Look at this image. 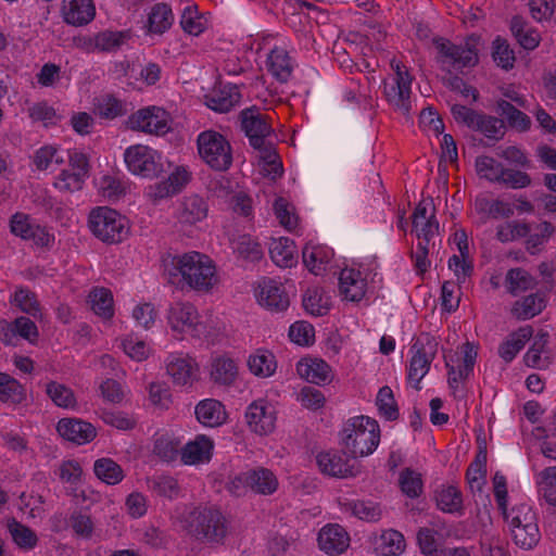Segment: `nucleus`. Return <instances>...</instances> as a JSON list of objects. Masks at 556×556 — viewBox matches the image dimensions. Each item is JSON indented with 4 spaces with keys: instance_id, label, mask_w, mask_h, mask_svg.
<instances>
[{
    "instance_id": "obj_10",
    "label": "nucleus",
    "mask_w": 556,
    "mask_h": 556,
    "mask_svg": "<svg viewBox=\"0 0 556 556\" xmlns=\"http://www.w3.org/2000/svg\"><path fill=\"white\" fill-rule=\"evenodd\" d=\"M168 324L174 331L188 332L200 337L204 332V325L199 321L197 308L189 302H176L169 306Z\"/></svg>"
},
{
    "instance_id": "obj_40",
    "label": "nucleus",
    "mask_w": 556,
    "mask_h": 556,
    "mask_svg": "<svg viewBox=\"0 0 556 556\" xmlns=\"http://www.w3.org/2000/svg\"><path fill=\"white\" fill-rule=\"evenodd\" d=\"M303 307L314 316H324L329 311V299L320 288H308L303 295Z\"/></svg>"
},
{
    "instance_id": "obj_13",
    "label": "nucleus",
    "mask_w": 556,
    "mask_h": 556,
    "mask_svg": "<svg viewBox=\"0 0 556 556\" xmlns=\"http://www.w3.org/2000/svg\"><path fill=\"white\" fill-rule=\"evenodd\" d=\"M258 288L257 300L262 306L274 312H282L288 308L290 300L282 283L270 278H264Z\"/></svg>"
},
{
    "instance_id": "obj_46",
    "label": "nucleus",
    "mask_w": 556,
    "mask_h": 556,
    "mask_svg": "<svg viewBox=\"0 0 556 556\" xmlns=\"http://www.w3.org/2000/svg\"><path fill=\"white\" fill-rule=\"evenodd\" d=\"M437 505L444 513H456L462 509L463 498L460 491L455 486H447L438 492Z\"/></svg>"
},
{
    "instance_id": "obj_25",
    "label": "nucleus",
    "mask_w": 556,
    "mask_h": 556,
    "mask_svg": "<svg viewBox=\"0 0 556 556\" xmlns=\"http://www.w3.org/2000/svg\"><path fill=\"white\" fill-rule=\"evenodd\" d=\"M269 255L279 267H291L296 263V249L294 242L286 237L273 239L269 244Z\"/></svg>"
},
{
    "instance_id": "obj_12",
    "label": "nucleus",
    "mask_w": 556,
    "mask_h": 556,
    "mask_svg": "<svg viewBox=\"0 0 556 556\" xmlns=\"http://www.w3.org/2000/svg\"><path fill=\"white\" fill-rule=\"evenodd\" d=\"M346 452L328 451L319 453L316 457L320 471L325 475L348 478L354 477L358 472L357 463L346 456Z\"/></svg>"
},
{
    "instance_id": "obj_28",
    "label": "nucleus",
    "mask_w": 556,
    "mask_h": 556,
    "mask_svg": "<svg viewBox=\"0 0 556 556\" xmlns=\"http://www.w3.org/2000/svg\"><path fill=\"white\" fill-rule=\"evenodd\" d=\"M194 413L198 421L205 427L219 426L225 419L224 406L220 402L213 399L201 401L195 406Z\"/></svg>"
},
{
    "instance_id": "obj_3",
    "label": "nucleus",
    "mask_w": 556,
    "mask_h": 556,
    "mask_svg": "<svg viewBox=\"0 0 556 556\" xmlns=\"http://www.w3.org/2000/svg\"><path fill=\"white\" fill-rule=\"evenodd\" d=\"M479 37L471 35L462 45H455L451 40L435 37L433 46L437 49L435 61L441 68L451 73V70L473 67L479 62L477 45Z\"/></svg>"
},
{
    "instance_id": "obj_63",
    "label": "nucleus",
    "mask_w": 556,
    "mask_h": 556,
    "mask_svg": "<svg viewBox=\"0 0 556 556\" xmlns=\"http://www.w3.org/2000/svg\"><path fill=\"white\" fill-rule=\"evenodd\" d=\"M531 182L532 179L526 172L505 167L498 181V184H504L513 189L527 188Z\"/></svg>"
},
{
    "instance_id": "obj_14",
    "label": "nucleus",
    "mask_w": 556,
    "mask_h": 556,
    "mask_svg": "<svg viewBox=\"0 0 556 556\" xmlns=\"http://www.w3.org/2000/svg\"><path fill=\"white\" fill-rule=\"evenodd\" d=\"M163 115L164 111L161 109H142L129 116L128 126L149 134H165L168 126Z\"/></svg>"
},
{
    "instance_id": "obj_48",
    "label": "nucleus",
    "mask_w": 556,
    "mask_h": 556,
    "mask_svg": "<svg viewBox=\"0 0 556 556\" xmlns=\"http://www.w3.org/2000/svg\"><path fill=\"white\" fill-rule=\"evenodd\" d=\"M185 254L182 255H168L163 260V275L167 281L173 285H180L185 278Z\"/></svg>"
},
{
    "instance_id": "obj_60",
    "label": "nucleus",
    "mask_w": 556,
    "mask_h": 556,
    "mask_svg": "<svg viewBox=\"0 0 556 556\" xmlns=\"http://www.w3.org/2000/svg\"><path fill=\"white\" fill-rule=\"evenodd\" d=\"M13 541L22 548H33L37 544L36 533L28 527L13 521L9 526Z\"/></svg>"
},
{
    "instance_id": "obj_42",
    "label": "nucleus",
    "mask_w": 556,
    "mask_h": 556,
    "mask_svg": "<svg viewBox=\"0 0 556 556\" xmlns=\"http://www.w3.org/2000/svg\"><path fill=\"white\" fill-rule=\"evenodd\" d=\"M383 556H395L405 549L404 535L393 529L384 531L380 535L377 547Z\"/></svg>"
},
{
    "instance_id": "obj_11",
    "label": "nucleus",
    "mask_w": 556,
    "mask_h": 556,
    "mask_svg": "<svg viewBox=\"0 0 556 556\" xmlns=\"http://www.w3.org/2000/svg\"><path fill=\"white\" fill-rule=\"evenodd\" d=\"M413 77L405 66L396 64L395 76L391 85H384V94L390 103L404 114L410 111V85Z\"/></svg>"
},
{
    "instance_id": "obj_1",
    "label": "nucleus",
    "mask_w": 556,
    "mask_h": 556,
    "mask_svg": "<svg viewBox=\"0 0 556 556\" xmlns=\"http://www.w3.org/2000/svg\"><path fill=\"white\" fill-rule=\"evenodd\" d=\"M178 521L188 534L208 543H223L228 533L225 516L213 507H185Z\"/></svg>"
},
{
    "instance_id": "obj_16",
    "label": "nucleus",
    "mask_w": 556,
    "mask_h": 556,
    "mask_svg": "<svg viewBox=\"0 0 556 556\" xmlns=\"http://www.w3.org/2000/svg\"><path fill=\"white\" fill-rule=\"evenodd\" d=\"M247 422L252 431L267 434L275 428V410L263 401L253 402L245 412Z\"/></svg>"
},
{
    "instance_id": "obj_4",
    "label": "nucleus",
    "mask_w": 556,
    "mask_h": 556,
    "mask_svg": "<svg viewBox=\"0 0 556 556\" xmlns=\"http://www.w3.org/2000/svg\"><path fill=\"white\" fill-rule=\"evenodd\" d=\"M88 225L99 240L109 244L122 242L129 232L126 218L106 206L93 208L89 214Z\"/></svg>"
},
{
    "instance_id": "obj_32",
    "label": "nucleus",
    "mask_w": 556,
    "mask_h": 556,
    "mask_svg": "<svg viewBox=\"0 0 556 556\" xmlns=\"http://www.w3.org/2000/svg\"><path fill=\"white\" fill-rule=\"evenodd\" d=\"M291 59L281 48H275L268 55V71L280 83H287L292 74Z\"/></svg>"
},
{
    "instance_id": "obj_2",
    "label": "nucleus",
    "mask_w": 556,
    "mask_h": 556,
    "mask_svg": "<svg viewBox=\"0 0 556 556\" xmlns=\"http://www.w3.org/2000/svg\"><path fill=\"white\" fill-rule=\"evenodd\" d=\"M340 442L351 458L368 456L380 442L379 425L367 416L350 418L340 431Z\"/></svg>"
},
{
    "instance_id": "obj_59",
    "label": "nucleus",
    "mask_w": 556,
    "mask_h": 556,
    "mask_svg": "<svg viewBox=\"0 0 556 556\" xmlns=\"http://www.w3.org/2000/svg\"><path fill=\"white\" fill-rule=\"evenodd\" d=\"M153 453L162 460L170 463L179 455V442L162 435L154 441Z\"/></svg>"
},
{
    "instance_id": "obj_23",
    "label": "nucleus",
    "mask_w": 556,
    "mask_h": 556,
    "mask_svg": "<svg viewBox=\"0 0 556 556\" xmlns=\"http://www.w3.org/2000/svg\"><path fill=\"white\" fill-rule=\"evenodd\" d=\"M296 372L311 383L323 384L329 380L330 366L319 358H303L296 364Z\"/></svg>"
},
{
    "instance_id": "obj_45",
    "label": "nucleus",
    "mask_w": 556,
    "mask_h": 556,
    "mask_svg": "<svg viewBox=\"0 0 556 556\" xmlns=\"http://www.w3.org/2000/svg\"><path fill=\"white\" fill-rule=\"evenodd\" d=\"M507 290L513 295L532 289L535 285L532 276L521 268H513L506 275Z\"/></svg>"
},
{
    "instance_id": "obj_38",
    "label": "nucleus",
    "mask_w": 556,
    "mask_h": 556,
    "mask_svg": "<svg viewBox=\"0 0 556 556\" xmlns=\"http://www.w3.org/2000/svg\"><path fill=\"white\" fill-rule=\"evenodd\" d=\"M332 251L321 247L306 245L302 251L303 263L315 275H318L324 269L323 266L330 261Z\"/></svg>"
},
{
    "instance_id": "obj_53",
    "label": "nucleus",
    "mask_w": 556,
    "mask_h": 556,
    "mask_svg": "<svg viewBox=\"0 0 556 556\" xmlns=\"http://www.w3.org/2000/svg\"><path fill=\"white\" fill-rule=\"evenodd\" d=\"M248 366L255 376L268 377L275 372L276 362L270 353L251 355L248 359Z\"/></svg>"
},
{
    "instance_id": "obj_55",
    "label": "nucleus",
    "mask_w": 556,
    "mask_h": 556,
    "mask_svg": "<svg viewBox=\"0 0 556 556\" xmlns=\"http://www.w3.org/2000/svg\"><path fill=\"white\" fill-rule=\"evenodd\" d=\"M493 59L496 64L504 70H509L514 67L515 63V53L514 50L509 47V43L506 39L501 37H496L493 41Z\"/></svg>"
},
{
    "instance_id": "obj_37",
    "label": "nucleus",
    "mask_w": 556,
    "mask_h": 556,
    "mask_svg": "<svg viewBox=\"0 0 556 556\" xmlns=\"http://www.w3.org/2000/svg\"><path fill=\"white\" fill-rule=\"evenodd\" d=\"M472 130L480 131L486 138L498 141L505 135L504 121L480 112Z\"/></svg>"
},
{
    "instance_id": "obj_26",
    "label": "nucleus",
    "mask_w": 556,
    "mask_h": 556,
    "mask_svg": "<svg viewBox=\"0 0 556 556\" xmlns=\"http://www.w3.org/2000/svg\"><path fill=\"white\" fill-rule=\"evenodd\" d=\"M174 22L172 8L164 3H155L148 15L147 30L149 34L162 35L170 28Z\"/></svg>"
},
{
    "instance_id": "obj_29",
    "label": "nucleus",
    "mask_w": 556,
    "mask_h": 556,
    "mask_svg": "<svg viewBox=\"0 0 556 556\" xmlns=\"http://www.w3.org/2000/svg\"><path fill=\"white\" fill-rule=\"evenodd\" d=\"M545 295L543 293L536 292L516 301L511 313L518 319L526 320L539 315L545 308Z\"/></svg>"
},
{
    "instance_id": "obj_27",
    "label": "nucleus",
    "mask_w": 556,
    "mask_h": 556,
    "mask_svg": "<svg viewBox=\"0 0 556 556\" xmlns=\"http://www.w3.org/2000/svg\"><path fill=\"white\" fill-rule=\"evenodd\" d=\"M250 491L255 494L270 495L278 489V480L274 472L264 467L249 469Z\"/></svg>"
},
{
    "instance_id": "obj_58",
    "label": "nucleus",
    "mask_w": 556,
    "mask_h": 556,
    "mask_svg": "<svg viewBox=\"0 0 556 556\" xmlns=\"http://www.w3.org/2000/svg\"><path fill=\"white\" fill-rule=\"evenodd\" d=\"M513 539L516 545L523 549H532L541 539L539 527H525L511 529Z\"/></svg>"
},
{
    "instance_id": "obj_57",
    "label": "nucleus",
    "mask_w": 556,
    "mask_h": 556,
    "mask_svg": "<svg viewBox=\"0 0 556 556\" xmlns=\"http://www.w3.org/2000/svg\"><path fill=\"white\" fill-rule=\"evenodd\" d=\"M85 178L79 173L63 169L54 181V187L62 192H75L83 189Z\"/></svg>"
},
{
    "instance_id": "obj_64",
    "label": "nucleus",
    "mask_w": 556,
    "mask_h": 556,
    "mask_svg": "<svg viewBox=\"0 0 556 556\" xmlns=\"http://www.w3.org/2000/svg\"><path fill=\"white\" fill-rule=\"evenodd\" d=\"M289 338L299 345H308L314 342V328L305 321H298L290 327Z\"/></svg>"
},
{
    "instance_id": "obj_35",
    "label": "nucleus",
    "mask_w": 556,
    "mask_h": 556,
    "mask_svg": "<svg viewBox=\"0 0 556 556\" xmlns=\"http://www.w3.org/2000/svg\"><path fill=\"white\" fill-rule=\"evenodd\" d=\"M148 486L156 495L170 501L178 498L181 493L178 481L174 477L166 475L154 476L148 479Z\"/></svg>"
},
{
    "instance_id": "obj_20",
    "label": "nucleus",
    "mask_w": 556,
    "mask_h": 556,
    "mask_svg": "<svg viewBox=\"0 0 556 556\" xmlns=\"http://www.w3.org/2000/svg\"><path fill=\"white\" fill-rule=\"evenodd\" d=\"M213 448V441L204 434H199L193 441L188 442L181 448V460L187 465L208 462L212 457Z\"/></svg>"
},
{
    "instance_id": "obj_51",
    "label": "nucleus",
    "mask_w": 556,
    "mask_h": 556,
    "mask_svg": "<svg viewBox=\"0 0 556 556\" xmlns=\"http://www.w3.org/2000/svg\"><path fill=\"white\" fill-rule=\"evenodd\" d=\"M46 391L55 405L64 408L74 407L75 395L66 386L51 381L47 384Z\"/></svg>"
},
{
    "instance_id": "obj_49",
    "label": "nucleus",
    "mask_w": 556,
    "mask_h": 556,
    "mask_svg": "<svg viewBox=\"0 0 556 556\" xmlns=\"http://www.w3.org/2000/svg\"><path fill=\"white\" fill-rule=\"evenodd\" d=\"M476 169L482 178L492 182H498L502 177L504 166L495 159L482 155L476 159Z\"/></svg>"
},
{
    "instance_id": "obj_50",
    "label": "nucleus",
    "mask_w": 556,
    "mask_h": 556,
    "mask_svg": "<svg viewBox=\"0 0 556 556\" xmlns=\"http://www.w3.org/2000/svg\"><path fill=\"white\" fill-rule=\"evenodd\" d=\"M376 404L380 414L388 420H395L399 418V408L394 400L393 391L390 387H382L376 399Z\"/></svg>"
},
{
    "instance_id": "obj_31",
    "label": "nucleus",
    "mask_w": 556,
    "mask_h": 556,
    "mask_svg": "<svg viewBox=\"0 0 556 556\" xmlns=\"http://www.w3.org/2000/svg\"><path fill=\"white\" fill-rule=\"evenodd\" d=\"M241 94L239 88L235 84H228L215 91L208 98V106L220 113L229 112L235 105L240 102Z\"/></svg>"
},
{
    "instance_id": "obj_56",
    "label": "nucleus",
    "mask_w": 556,
    "mask_h": 556,
    "mask_svg": "<svg viewBox=\"0 0 556 556\" xmlns=\"http://www.w3.org/2000/svg\"><path fill=\"white\" fill-rule=\"evenodd\" d=\"M504 517L506 519L510 517L509 525L511 529L538 526L535 513L526 504L514 507L510 514H507V517Z\"/></svg>"
},
{
    "instance_id": "obj_21",
    "label": "nucleus",
    "mask_w": 556,
    "mask_h": 556,
    "mask_svg": "<svg viewBox=\"0 0 556 556\" xmlns=\"http://www.w3.org/2000/svg\"><path fill=\"white\" fill-rule=\"evenodd\" d=\"M208 206L203 198L197 194L185 197L177 208V218L181 224L193 225L204 219Z\"/></svg>"
},
{
    "instance_id": "obj_39",
    "label": "nucleus",
    "mask_w": 556,
    "mask_h": 556,
    "mask_svg": "<svg viewBox=\"0 0 556 556\" xmlns=\"http://www.w3.org/2000/svg\"><path fill=\"white\" fill-rule=\"evenodd\" d=\"M93 471L96 476L106 484H116L124 478L123 469L111 458H100L96 460Z\"/></svg>"
},
{
    "instance_id": "obj_30",
    "label": "nucleus",
    "mask_w": 556,
    "mask_h": 556,
    "mask_svg": "<svg viewBox=\"0 0 556 556\" xmlns=\"http://www.w3.org/2000/svg\"><path fill=\"white\" fill-rule=\"evenodd\" d=\"M532 328L526 326L510 333L498 348L500 356L507 363L511 362L519 351L523 349L526 342L532 337Z\"/></svg>"
},
{
    "instance_id": "obj_6",
    "label": "nucleus",
    "mask_w": 556,
    "mask_h": 556,
    "mask_svg": "<svg viewBox=\"0 0 556 556\" xmlns=\"http://www.w3.org/2000/svg\"><path fill=\"white\" fill-rule=\"evenodd\" d=\"M197 143L199 155L212 169L225 172L231 166V146L222 134L215 130L202 131Z\"/></svg>"
},
{
    "instance_id": "obj_5",
    "label": "nucleus",
    "mask_w": 556,
    "mask_h": 556,
    "mask_svg": "<svg viewBox=\"0 0 556 556\" xmlns=\"http://www.w3.org/2000/svg\"><path fill=\"white\" fill-rule=\"evenodd\" d=\"M241 128L248 136L250 144L262 153V159L267 163L275 164L276 152L265 139L270 134L265 115L255 106L245 109L240 113Z\"/></svg>"
},
{
    "instance_id": "obj_7",
    "label": "nucleus",
    "mask_w": 556,
    "mask_h": 556,
    "mask_svg": "<svg viewBox=\"0 0 556 556\" xmlns=\"http://www.w3.org/2000/svg\"><path fill=\"white\" fill-rule=\"evenodd\" d=\"M438 351L437 340L429 333H421L412 345L413 356L409 362L408 381L419 390V383L430 369Z\"/></svg>"
},
{
    "instance_id": "obj_33",
    "label": "nucleus",
    "mask_w": 556,
    "mask_h": 556,
    "mask_svg": "<svg viewBox=\"0 0 556 556\" xmlns=\"http://www.w3.org/2000/svg\"><path fill=\"white\" fill-rule=\"evenodd\" d=\"M130 39L129 30H103L94 38V48L101 52H116Z\"/></svg>"
},
{
    "instance_id": "obj_52",
    "label": "nucleus",
    "mask_w": 556,
    "mask_h": 556,
    "mask_svg": "<svg viewBox=\"0 0 556 556\" xmlns=\"http://www.w3.org/2000/svg\"><path fill=\"white\" fill-rule=\"evenodd\" d=\"M273 210L282 227L288 230H292L296 227L298 217L294 213V208L285 198H277L274 202Z\"/></svg>"
},
{
    "instance_id": "obj_34",
    "label": "nucleus",
    "mask_w": 556,
    "mask_h": 556,
    "mask_svg": "<svg viewBox=\"0 0 556 556\" xmlns=\"http://www.w3.org/2000/svg\"><path fill=\"white\" fill-rule=\"evenodd\" d=\"M496 112L506 119L509 127L515 128L518 131H527L531 127L530 117L515 108L509 101H497Z\"/></svg>"
},
{
    "instance_id": "obj_8",
    "label": "nucleus",
    "mask_w": 556,
    "mask_h": 556,
    "mask_svg": "<svg viewBox=\"0 0 556 556\" xmlns=\"http://www.w3.org/2000/svg\"><path fill=\"white\" fill-rule=\"evenodd\" d=\"M128 169L143 178H155L164 172L161 154L148 146L135 144L125 150Z\"/></svg>"
},
{
    "instance_id": "obj_62",
    "label": "nucleus",
    "mask_w": 556,
    "mask_h": 556,
    "mask_svg": "<svg viewBox=\"0 0 556 556\" xmlns=\"http://www.w3.org/2000/svg\"><path fill=\"white\" fill-rule=\"evenodd\" d=\"M538 228L540 229L539 233L530 235L526 241L527 251L531 254H535L540 251L541 245L554 235L555 227L549 222H542Z\"/></svg>"
},
{
    "instance_id": "obj_44",
    "label": "nucleus",
    "mask_w": 556,
    "mask_h": 556,
    "mask_svg": "<svg viewBox=\"0 0 556 556\" xmlns=\"http://www.w3.org/2000/svg\"><path fill=\"white\" fill-rule=\"evenodd\" d=\"M89 299L91 308L97 315L105 319L113 316V296L110 290L105 288L94 289L90 293Z\"/></svg>"
},
{
    "instance_id": "obj_18",
    "label": "nucleus",
    "mask_w": 556,
    "mask_h": 556,
    "mask_svg": "<svg viewBox=\"0 0 556 556\" xmlns=\"http://www.w3.org/2000/svg\"><path fill=\"white\" fill-rule=\"evenodd\" d=\"M62 14L67 24L84 26L94 18L96 8L92 0H63Z\"/></svg>"
},
{
    "instance_id": "obj_61",
    "label": "nucleus",
    "mask_w": 556,
    "mask_h": 556,
    "mask_svg": "<svg viewBox=\"0 0 556 556\" xmlns=\"http://www.w3.org/2000/svg\"><path fill=\"white\" fill-rule=\"evenodd\" d=\"M180 25L182 29L193 36H198L204 30L203 23L198 16L195 5H187L181 14Z\"/></svg>"
},
{
    "instance_id": "obj_19",
    "label": "nucleus",
    "mask_w": 556,
    "mask_h": 556,
    "mask_svg": "<svg viewBox=\"0 0 556 556\" xmlns=\"http://www.w3.org/2000/svg\"><path fill=\"white\" fill-rule=\"evenodd\" d=\"M167 374L178 386L191 384L198 376V366L191 358L169 355L166 361Z\"/></svg>"
},
{
    "instance_id": "obj_43",
    "label": "nucleus",
    "mask_w": 556,
    "mask_h": 556,
    "mask_svg": "<svg viewBox=\"0 0 556 556\" xmlns=\"http://www.w3.org/2000/svg\"><path fill=\"white\" fill-rule=\"evenodd\" d=\"M11 303L35 318L40 316V304L37 301L36 294L28 288H17L11 299Z\"/></svg>"
},
{
    "instance_id": "obj_54",
    "label": "nucleus",
    "mask_w": 556,
    "mask_h": 556,
    "mask_svg": "<svg viewBox=\"0 0 556 556\" xmlns=\"http://www.w3.org/2000/svg\"><path fill=\"white\" fill-rule=\"evenodd\" d=\"M400 485L402 492L408 497H418L422 492L421 475L415 470L405 468L400 473Z\"/></svg>"
},
{
    "instance_id": "obj_36",
    "label": "nucleus",
    "mask_w": 556,
    "mask_h": 556,
    "mask_svg": "<svg viewBox=\"0 0 556 556\" xmlns=\"http://www.w3.org/2000/svg\"><path fill=\"white\" fill-rule=\"evenodd\" d=\"M237 374L238 366L233 359L225 356L214 359L211 371L214 382L229 386L235 381Z\"/></svg>"
},
{
    "instance_id": "obj_17",
    "label": "nucleus",
    "mask_w": 556,
    "mask_h": 556,
    "mask_svg": "<svg viewBox=\"0 0 556 556\" xmlns=\"http://www.w3.org/2000/svg\"><path fill=\"white\" fill-rule=\"evenodd\" d=\"M349 535L339 525L325 526L318 534V545L328 555H339L349 546Z\"/></svg>"
},
{
    "instance_id": "obj_9",
    "label": "nucleus",
    "mask_w": 556,
    "mask_h": 556,
    "mask_svg": "<svg viewBox=\"0 0 556 556\" xmlns=\"http://www.w3.org/2000/svg\"><path fill=\"white\" fill-rule=\"evenodd\" d=\"M185 260L184 282L198 291L211 289L215 278V267L211 260L199 252L185 253Z\"/></svg>"
},
{
    "instance_id": "obj_47",
    "label": "nucleus",
    "mask_w": 556,
    "mask_h": 556,
    "mask_svg": "<svg viewBox=\"0 0 556 556\" xmlns=\"http://www.w3.org/2000/svg\"><path fill=\"white\" fill-rule=\"evenodd\" d=\"M233 250L240 257L250 262H256L263 257L261 244L248 235L240 236L235 241Z\"/></svg>"
},
{
    "instance_id": "obj_41",
    "label": "nucleus",
    "mask_w": 556,
    "mask_h": 556,
    "mask_svg": "<svg viewBox=\"0 0 556 556\" xmlns=\"http://www.w3.org/2000/svg\"><path fill=\"white\" fill-rule=\"evenodd\" d=\"M25 399L22 384L8 374L0 372V401L20 404Z\"/></svg>"
},
{
    "instance_id": "obj_24",
    "label": "nucleus",
    "mask_w": 556,
    "mask_h": 556,
    "mask_svg": "<svg viewBox=\"0 0 556 556\" xmlns=\"http://www.w3.org/2000/svg\"><path fill=\"white\" fill-rule=\"evenodd\" d=\"M509 28L517 42L525 50L531 51L539 46L541 41L540 33L530 26V24L522 16H513Z\"/></svg>"
},
{
    "instance_id": "obj_15",
    "label": "nucleus",
    "mask_w": 556,
    "mask_h": 556,
    "mask_svg": "<svg viewBox=\"0 0 556 556\" xmlns=\"http://www.w3.org/2000/svg\"><path fill=\"white\" fill-rule=\"evenodd\" d=\"M56 430L63 439L78 445L91 442L97 435L96 428L90 422L76 418L61 419Z\"/></svg>"
},
{
    "instance_id": "obj_22",
    "label": "nucleus",
    "mask_w": 556,
    "mask_h": 556,
    "mask_svg": "<svg viewBox=\"0 0 556 556\" xmlns=\"http://www.w3.org/2000/svg\"><path fill=\"white\" fill-rule=\"evenodd\" d=\"M340 292L346 300L358 302L365 295L366 282L361 271L353 268H344L339 277Z\"/></svg>"
}]
</instances>
